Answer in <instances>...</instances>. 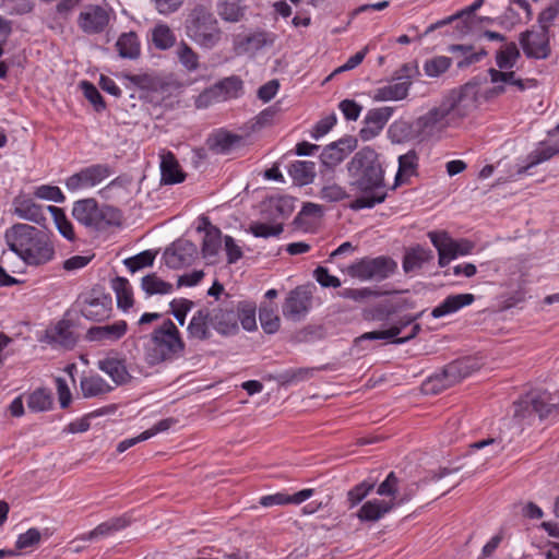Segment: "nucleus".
<instances>
[{
	"label": "nucleus",
	"instance_id": "obj_45",
	"mask_svg": "<svg viewBox=\"0 0 559 559\" xmlns=\"http://www.w3.org/2000/svg\"><path fill=\"white\" fill-rule=\"evenodd\" d=\"M152 41L156 48L166 50L175 45L176 36L168 25L158 24L152 32Z\"/></svg>",
	"mask_w": 559,
	"mask_h": 559
},
{
	"label": "nucleus",
	"instance_id": "obj_29",
	"mask_svg": "<svg viewBox=\"0 0 559 559\" xmlns=\"http://www.w3.org/2000/svg\"><path fill=\"white\" fill-rule=\"evenodd\" d=\"M202 219L206 227L202 243V254L205 259L215 258L222 246V233L217 227L212 226L206 217Z\"/></svg>",
	"mask_w": 559,
	"mask_h": 559
},
{
	"label": "nucleus",
	"instance_id": "obj_60",
	"mask_svg": "<svg viewBox=\"0 0 559 559\" xmlns=\"http://www.w3.org/2000/svg\"><path fill=\"white\" fill-rule=\"evenodd\" d=\"M250 231L255 237L269 238L271 236H280L283 231V226L281 224L277 225H267L264 223H253L250 225Z\"/></svg>",
	"mask_w": 559,
	"mask_h": 559
},
{
	"label": "nucleus",
	"instance_id": "obj_15",
	"mask_svg": "<svg viewBox=\"0 0 559 559\" xmlns=\"http://www.w3.org/2000/svg\"><path fill=\"white\" fill-rule=\"evenodd\" d=\"M198 252L197 246L186 239L174 242L164 252L165 263L170 269H180L190 265Z\"/></svg>",
	"mask_w": 559,
	"mask_h": 559
},
{
	"label": "nucleus",
	"instance_id": "obj_50",
	"mask_svg": "<svg viewBox=\"0 0 559 559\" xmlns=\"http://www.w3.org/2000/svg\"><path fill=\"white\" fill-rule=\"evenodd\" d=\"M393 114L392 107H380L370 109L365 117V124H372L376 129L382 130Z\"/></svg>",
	"mask_w": 559,
	"mask_h": 559
},
{
	"label": "nucleus",
	"instance_id": "obj_33",
	"mask_svg": "<svg viewBox=\"0 0 559 559\" xmlns=\"http://www.w3.org/2000/svg\"><path fill=\"white\" fill-rule=\"evenodd\" d=\"M288 173L294 182L305 186L313 181L316 177V164L308 160H296L290 164Z\"/></svg>",
	"mask_w": 559,
	"mask_h": 559
},
{
	"label": "nucleus",
	"instance_id": "obj_59",
	"mask_svg": "<svg viewBox=\"0 0 559 559\" xmlns=\"http://www.w3.org/2000/svg\"><path fill=\"white\" fill-rule=\"evenodd\" d=\"M193 306V301L185 298L174 299L170 302V307L173 309L171 312L180 325L185 324L186 316L192 309Z\"/></svg>",
	"mask_w": 559,
	"mask_h": 559
},
{
	"label": "nucleus",
	"instance_id": "obj_14",
	"mask_svg": "<svg viewBox=\"0 0 559 559\" xmlns=\"http://www.w3.org/2000/svg\"><path fill=\"white\" fill-rule=\"evenodd\" d=\"M357 147V139L354 136H345L326 145L320 154L323 166L333 169L345 157Z\"/></svg>",
	"mask_w": 559,
	"mask_h": 559
},
{
	"label": "nucleus",
	"instance_id": "obj_20",
	"mask_svg": "<svg viewBox=\"0 0 559 559\" xmlns=\"http://www.w3.org/2000/svg\"><path fill=\"white\" fill-rule=\"evenodd\" d=\"M97 367L108 374L116 385H122L131 379L126 359L119 357L117 353H108L105 358L98 360Z\"/></svg>",
	"mask_w": 559,
	"mask_h": 559
},
{
	"label": "nucleus",
	"instance_id": "obj_27",
	"mask_svg": "<svg viewBox=\"0 0 559 559\" xmlns=\"http://www.w3.org/2000/svg\"><path fill=\"white\" fill-rule=\"evenodd\" d=\"M433 258V252L430 249H425L420 246L411 248L405 252L403 259V269L405 273L417 271L425 264L432 261Z\"/></svg>",
	"mask_w": 559,
	"mask_h": 559
},
{
	"label": "nucleus",
	"instance_id": "obj_51",
	"mask_svg": "<svg viewBox=\"0 0 559 559\" xmlns=\"http://www.w3.org/2000/svg\"><path fill=\"white\" fill-rule=\"evenodd\" d=\"M154 259L155 254L152 251L146 250L134 257L126 259L123 263L131 273H135L143 267L152 266Z\"/></svg>",
	"mask_w": 559,
	"mask_h": 559
},
{
	"label": "nucleus",
	"instance_id": "obj_63",
	"mask_svg": "<svg viewBox=\"0 0 559 559\" xmlns=\"http://www.w3.org/2000/svg\"><path fill=\"white\" fill-rule=\"evenodd\" d=\"M399 479L396 475L391 472L386 478L379 485L377 493L380 496L391 497L393 501L396 499Z\"/></svg>",
	"mask_w": 559,
	"mask_h": 559
},
{
	"label": "nucleus",
	"instance_id": "obj_42",
	"mask_svg": "<svg viewBox=\"0 0 559 559\" xmlns=\"http://www.w3.org/2000/svg\"><path fill=\"white\" fill-rule=\"evenodd\" d=\"M112 390L102 377L91 376L81 380V391L84 397L98 396Z\"/></svg>",
	"mask_w": 559,
	"mask_h": 559
},
{
	"label": "nucleus",
	"instance_id": "obj_11",
	"mask_svg": "<svg viewBox=\"0 0 559 559\" xmlns=\"http://www.w3.org/2000/svg\"><path fill=\"white\" fill-rule=\"evenodd\" d=\"M549 39L550 33L538 27L520 34V45L527 58L547 59L551 52Z\"/></svg>",
	"mask_w": 559,
	"mask_h": 559
},
{
	"label": "nucleus",
	"instance_id": "obj_24",
	"mask_svg": "<svg viewBox=\"0 0 559 559\" xmlns=\"http://www.w3.org/2000/svg\"><path fill=\"white\" fill-rule=\"evenodd\" d=\"M127 328V322L123 320L116 321L111 324L93 326L87 331V338L90 341L115 342L126 334Z\"/></svg>",
	"mask_w": 559,
	"mask_h": 559
},
{
	"label": "nucleus",
	"instance_id": "obj_4",
	"mask_svg": "<svg viewBox=\"0 0 559 559\" xmlns=\"http://www.w3.org/2000/svg\"><path fill=\"white\" fill-rule=\"evenodd\" d=\"M186 344L176 324L166 319L155 328L144 344V357L150 366L174 361L185 354Z\"/></svg>",
	"mask_w": 559,
	"mask_h": 559
},
{
	"label": "nucleus",
	"instance_id": "obj_55",
	"mask_svg": "<svg viewBox=\"0 0 559 559\" xmlns=\"http://www.w3.org/2000/svg\"><path fill=\"white\" fill-rule=\"evenodd\" d=\"M374 484L362 481L356 485L347 492V501L349 503V508H354L359 504L368 493L373 489Z\"/></svg>",
	"mask_w": 559,
	"mask_h": 559
},
{
	"label": "nucleus",
	"instance_id": "obj_64",
	"mask_svg": "<svg viewBox=\"0 0 559 559\" xmlns=\"http://www.w3.org/2000/svg\"><path fill=\"white\" fill-rule=\"evenodd\" d=\"M35 195L39 199L50 200L55 202H63L64 195L56 186H40L35 190Z\"/></svg>",
	"mask_w": 559,
	"mask_h": 559
},
{
	"label": "nucleus",
	"instance_id": "obj_2",
	"mask_svg": "<svg viewBox=\"0 0 559 559\" xmlns=\"http://www.w3.org/2000/svg\"><path fill=\"white\" fill-rule=\"evenodd\" d=\"M479 84L468 82L460 91H452L439 106L416 120V128L424 136H432L455 124L477 106Z\"/></svg>",
	"mask_w": 559,
	"mask_h": 559
},
{
	"label": "nucleus",
	"instance_id": "obj_25",
	"mask_svg": "<svg viewBox=\"0 0 559 559\" xmlns=\"http://www.w3.org/2000/svg\"><path fill=\"white\" fill-rule=\"evenodd\" d=\"M394 506L395 503L393 501L369 500L358 510L357 518L361 522H377L389 513Z\"/></svg>",
	"mask_w": 559,
	"mask_h": 559
},
{
	"label": "nucleus",
	"instance_id": "obj_62",
	"mask_svg": "<svg viewBox=\"0 0 559 559\" xmlns=\"http://www.w3.org/2000/svg\"><path fill=\"white\" fill-rule=\"evenodd\" d=\"M41 534L37 528H29L21 534L15 543L16 549H26L39 544Z\"/></svg>",
	"mask_w": 559,
	"mask_h": 559
},
{
	"label": "nucleus",
	"instance_id": "obj_32",
	"mask_svg": "<svg viewBox=\"0 0 559 559\" xmlns=\"http://www.w3.org/2000/svg\"><path fill=\"white\" fill-rule=\"evenodd\" d=\"M129 525V520L121 516L100 523L93 531L80 537L81 540H93L98 537L109 536Z\"/></svg>",
	"mask_w": 559,
	"mask_h": 559
},
{
	"label": "nucleus",
	"instance_id": "obj_54",
	"mask_svg": "<svg viewBox=\"0 0 559 559\" xmlns=\"http://www.w3.org/2000/svg\"><path fill=\"white\" fill-rule=\"evenodd\" d=\"M451 66V58L440 56L427 60L425 63V72L428 76H439L444 73Z\"/></svg>",
	"mask_w": 559,
	"mask_h": 559
},
{
	"label": "nucleus",
	"instance_id": "obj_10",
	"mask_svg": "<svg viewBox=\"0 0 559 559\" xmlns=\"http://www.w3.org/2000/svg\"><path fill=\"white\" fill-rule=\"evenodd\" d=\"M110 22V10L99 4H87L78 16V26L87 35L103 33Z\"/></svg>",
	"mask_w": 559,
	"mask_h": 559
},
{
	"label": "nucleus",
	"instance_id": "obj_1",
	"mask_svg": "<svg viewBox=\"0 0 559 559\" xmlns=\"http://www.w3.org/2000/svg\"><path fill=\"white\" fill-rule=\"evenodd\" d=\"M348 186L358 197L350 203L354 211L371 209L388 197L384 167L381 156L370 146L354 154L346 165Z\"/></svg>",
	"mask_w": 559,
	"mask_h": 559
},
{
	"label": "nucleus",
	"instance_id": "obj_21",
	"mask_svg": "<svg viewBox=\"0 0 559 559\" xmlns=\"http://www.w3.org/2000/svg\"><path fill=\"white\" fill-rule=\"evenodd\" d=\"M13 214L17 217L36 224L46 221L43 206L37 204L33 199L25 195H17L13 199Z\"/></svg>",
	"mask_w": 559,
	"mask_h": 559
},
{
	"label": "nucleus",
	"instance_id": "obj_34",
	"mask_svg": "<svg viewBox=\"0 0 559 559\" xmlns=\"http://www.w3.org/2000/svg\"><path fill=\"white\" fill-rule=\"evenodd\" d=\"M110 304V299L94 298L85 302L81 312L88 320L102 321L109 317Z\"/></svg>",
	"mask_w": 559,
	"mask_h": 559
},
{
	"label": "nucleus",
	"instance_id": "obj_16",
	"mask_svg": "<svg viewBox=\"0 0 559 559\" xmlns=\"http://www.w3.org/2000/svg\"><path fill=\"white\" fill-rule=\"evenodd\" d=\"M471 367L467 361L456 360L449 364L441 373L432 377L428 384H432L433 391H440L451 386L471 373Z\"/></svg>",
	"mask_w": 559,
	"mask_h": 559
},
{
	"label": "nucleus",
	"instance_id": "obj_49",
	"mask_svg": "<svg viewBox=\"0 0 559 559\" xmlns=\"http://www.w3.org/2000/svg\"><path fill=\"white\" fill-rule=\"evenodd\" d=\"M52 397L45 389L35 390L27 400V406L33 412H44L51 407Z\"/></svg>",
	"mask_w": 559,
	"mask_h": 559
},
{
	"label": "nucleus",
	"instance_id": "obj_53",
	"mask_svg": "<svg viewBox=\"0 0 559 559\" xmlns=\"http://www.w3.org/2000/svg\"><path fill=\"white\" fill-rule=\"evenodd\" d=\"M418 166V156L415 151H408L399 157V169L395 180L399 181L403 175H412Z\"/></svg>",
	"mask_w": 559,
	"mask_h": 559
},
{
	"label": "nucleus",
	"instance_id": "obj_8",
	"mask_svg": "<svg viewBox=\"0 0 559 559\" xmlns=\"http://www.w3.org/2000/svg\"><path fill=\"white\" fill-rule=\"evenodd\" d=\"M396 266L395 261L390 258H365L349 265L347 272L350 276L362 281H382L393 274Z\"/></svg>",
	"mask_w": 559,
	"mask_h": 559
},
{
	"label": "nucleus",
	"instance_id": "obj_44",
	"mask_svg": "<svg viewBox=\"0 0 559 559\" xmlns=\"http://www.w3.org/2000/svg\"><path fill=\"white\" fill-rule=\"evenodd\" d=\"M176 55L187 71L193 72L199 69V55L186 41L182 40L178 44Z\"/></svg>",
	"mask_w": 559,
	"mask_h": 559
},
{
	"label": "nucleus",
	"instance_id": "obj_36",
	"mask_svg": "<svg viewBox=\"0 0 559 559\" xmlns=\"http://www.w3.org/2000/svg\"><path fill=\"white\" fill-rule=\"evenodd\" d=\"M241 140L240 135L221 131L210 139L209 145L217 154H227L238 146Z\"/></svg>",
	"mask_w": 559,
	"mask_h": 559
},
{
	"label": "nucleus",
	"instance_id": "obj_26",
	"mask_svg": "<svg viewBox=\"0 0 559 559\" xmlns=\"http://www.w3.org/2000/svg\"><path fill=\"white\" fill-rule=\"evenodd\" d=\"M475 300L473 294H456L448 296L439 306L433 308L431 316L433 318H441L450 313L459 311L465 306H469Z\"/></svg>",
	"mask_w": 559,
	"mask_h": 559
},
{
	"label": "nucleus",
	"instance_id": "obj_40",
	"mask_svg": "<svg viewBox=\"0 0 559 559\" xmlns=\"http://www.w3.org/2000/svg\"><path fill=\"white\" fill-rule=\"evenodd\" d=\"M277 307L274 304H262L259 310V319L265 333L273 334L280 329V318L276 314Z\"/></svg>",
	"mask_w": 559,
	"mask_h": 559
},
{
	"label": "nucleus",
	"instance_id": "obj_37",
	"mask_svg": "<svg viewBox=\"0 0 559 559\" xmlns=\"http://www.w3.org/2000/svg\"><path fill=\"white\" fill-rule=\"evenodd\" d=\"M119 308L127 310L133 306V292L129 281L124 277L117 276L111 281Z\"/></svg>",
	"mask_w": 559,
	"mask_h": 559
},
{
	"label": "nucleus",
	"instance_id": "obj_56",
	"mask_svg": "<svg viewBox=\"0 0 559 559\" xmlns=\"http://www.w3.org/2000/svg\"><path fill=\"white\" fill-rule=\"evenodd\" d=\"M81 88L83 91L84 96L90 100V103L94 106L96 111H102L106 108V104L104 102L103 96L96 88V86L87 81L81 82Z\"/></svg>",
	"mask_w": 559,
	"mask_h": 559
},
{
	"label": "nucleus",
	"instance_id": "obj_28",
	"mask_svg": "<svg viewBox=\"0 0 559 559\" xmlns=\"http://www.w3.org/2000/svg\"><path fill=\"white\" fill-rule=\"evenodd\" d=\"M162 181L166 185L179 183L185 180V174L173 153L167 152L162 155L160 162Z\"/></svg>",
	"mask_w": 559,
	"mask_h": 559
},
{
	"label": "nucleus",
	"instance_id": "obj_41",
	"mask_svg": "<svg viewBox=\"0 0 559 559\" xmlns=\"http://www.w3.org/2000/svg\"><path fill=\"white\" fill-rule=\"evenodd\" d=\"M49 336L52 342L64 348H72L76 343V336L71 330L70 322L64 320L56 324Z\"/></svg>",
	"mask_w": 559,
	"mask_h": 559
},
{
	"label": "nucleus",
	"instance_id": "obj_6",
	"mask_svg": "<svg viewBox=\"0 0 559 559\" xmlns=\"http://www.w3.org/2000/svg\"><path fill=\"white\" fill-rule=\"evenodd\" d=\"M514 417L520 420H531L534 417L556 419L559 417L558 399L546 391H532L513 403Z\"/></svg>",
	"mask_w": 559,
	"mask_h": 559
},
{
	"label": "nucleus",
	"instance_id": "obj_3",
	"mask_svg": "<svg viewBox=\"0 0 559 559\" xmlns=\"http://www.w3.org/2000/svg\"><path fill=\"white\" fill-rule=\"evenodd\" d=\"M4 240L11 251L28 265H41L55 255L49 236L28 224L16 223L4 233Z\"/></svg>",
	"mask_w": 559,
	"mask_h": 559
},
{
	"label": "nucleus",
	"instance_id": "obj_9",
	"mask_svg": "<svg viewBox=\"0 0 559 559\" xmlns=\"http://www.w3.org/2000/svg\"><path fill=\"white\" fill-rule=\"evenodd\" d=\"M73 217L81 224L99 228L103 222L111 224L116 211L110 206L99 207L95 199H83L74 203L72 209Z\"/></svg>",
	"mask_w": 559,
	"mask_h": 559
},
{
	"label": "nucleus",
	"instance_id": "obj_38",
	"mask_svg": "<svg viewBox=\"0 0 559 559\" xmlns=\"http://www.w3.org/2000/svg\"><path fill=\"white\" fill-rule=\"evenodd\" d=\"M218 100L223 102L229 98L238 97L242 88V81L238 76L225 78L212 86Z\"/></svg>",
	"mask_w": 559,
	"mask_h": 559
},
{
	"label": "nucleus",
	"instance_id": "obj_61",
	"mask_svg": "<svg viewBox=\"0 0 559 559\" xmlns=\"http://www.w3.org/2000/svg\"><path fill=\"white\" fill-rule=\"evenodd\" d=\"M484 3V0H476L472 5L466 8L465 10L459 12L460 15V24L457 25V28H460V32L462 34L467 33L472 27V19L473 14L476 10H478Z\"/></svg>",
	"mask_w": 559,
	"mask_h": 559
},
{
	"label": "nucleus",
	"instance_id": "obj_19",
	"mask_svg": "<svg viewBox=\"0 0 559 559\" xmlns=\"http://www.w3.org/2000/svg\"><path fill=\"white\" fill-rule=\"evenodd\" d=\"M238 317L233 304L225 305L211 310V325L222 335H233L238 331Z\"/></svg>",
	"mask_w": 559,
	"mask_h": 559
},
{
	"label": "nucleus",
	"instance_id": "obj_22",
	"mask_svg": "<svg viewBox=\"0 0 559 559\" xmlns=\"http://www.w3.org/2000/svg\"><path fill=\"white\" fill-rule=\"evenodd\" d=\"M211 310L209 308L199 309L191 318L187 332L188 337L199 341L209 340L212 335L211 330Z\"/></svg>",
	"mask_w": 559,
	"mask_h": 559
},
{
	"label": "nucleus",
	"instance_id": "obj_31",
	"mask_svg": "<svg viewBox=\"0 0 559 559\" xmlns=\"http://www.w3.org/2000/svg\"><path fill=\"white\" fill-rule=\"evenodd\" d=\"M411 86V81H403L383 87H379L374 91L373 99L377 102L385 100H401L404 99Z\"/></svg>",
	"mask_w": 559,
	"mask_h": 559
},
{
	"label": "nucleus",
	"instance_id": "obj_23",
	"mask_svg": "<svg viewBox=\"0 0 559 559\" xmlns=\"http://www.w3.org/2000/svg\"><path fill=\"white\" fill-rule=\"evenodd\" d=\"M424 311L415 314V316H408L404 319L400 320L396 324L392 325L390 329L384 331H371L364 333L359 337L355 340L356 344H360L364 341H379V340H394L396 336L401 334L403 329L407 326L408 324L415 322L417 319H419L423 316Z\"/></svg>",
	"mask_w": 559,
	"mask_h": 559
},
{
	"label": "nucleus",
	"instance_id": "obj_18",
	"mask_svg": "<svg viewBox=\"0 0 559 559\" xmlns=\"http://www.w3.org/2000/svg\"><path fill=\"white\" fill-rule=\"evenodd\" d=\"M559 153V124L549 132V143L544 144L542 147L533 151L528 156V163L525 166H520L516 169V175L525 174L530 168L550 159Z\"/></svg>",
	"mask_w": 559,
	"mask_h": 559
},
{
	"label": "nucleus",
	"instance_id": "obj_13",
	"mask_svg": "<svg viewBox=\"0 0 559 559\" xmlns=\"http://www.w3.org/2000/svg\"><path fill=\"white\" fill-rule=\"evenodd\" d=\"M110 174L111 170L107 165H92L69 177L66 181V186L71 191L94 187Z\"/></svg>",
	"mask_w": 559,
	"mask_h": 559
},
{
	"label": "nucleus",
	"instance_id": "obj_12",
	"mask_svg": "<svg viewBox=\"0 0 559 559\" xmlns=\"http://www.w3.org/2000/svg\"><path fill=\"white\" fill-rule=\"evenodd\" d=\"M312 292L308 286H297L289 292L283 305V314L293 321H300L311 307Z\"/></svg>",
	"mask_w": 559,
	"mask_h": 559
},
{
	"label": "nucleus",
	"instance_id": "obj_57",
	"mask_svg": "<svg viewBox=\"0 0 559 559\" xmlns=\"http://www.w3.org/2000/svg\"><path fill=\"white\" fill-rule=\"evenodd\" d=\"M320 195L321 199L326 202H338L349 198V194L346 192V190L336 183L324 186L321 189Z\"/></svg>",
	"mask_w": 559,
	"mask_h": 559
},
{
	"label": "nucleus",
	"instance_id": "obj_47",
	"mask_svg": "<svg viewBox=\"0 0 559 559\" xmlns=\"http://www.w3.org/2000/svg\"><path fill=\"white\" fill-rule=\"evenodd\" d=\"M48 211L51 213L56 227L59 233L68 240H74L75 234L72 223L67 218L62 209L49 205Z\"/></svg>",
	"mask_w": 559,
	"mask_h": 559
},
{
	"label": "nucleus",
	"instance_id": "obj_46",
	"mask_svg": "<svg viewBox=\"0 0 559 559\" xmlns=\"http://www.w3.org/2000/svg\"><path fill=\"white\" fill-rule=\"evenodd\" d=\"M255 310V304L250 301L239 302L236 307V312L239 316L238 321H240L242 328L247 331L257 329Z\"/></svg>",
	"mask_w": 559,
	"mask_h": 559
},
{
	"label": "nucleus",
	"instance_id": "obj_5",
	"mask_svg": "<svg viewBox=\"0 0 559 559\" xmlns=\"http://www.w3.org/2000/svg\"><path fill=\"white\" fill-rule=\"evenodd\" d=\"M185 29L190 39L205 49L214 48L222 38L218 21L209 4L197 3L190 9Z\"/></svg>",
	"mask_w": 559,
	"mask_h": 559
},
{
	"label": "nucleus",
	"instance_id": "obj_35",
	"mask_svg": "<svg viewBox=\"0 0 559 559\" xmlns=\"http://www.w3.org/2000/svg\"><path fill=\"white\" fill-rule=\"evenodd\" d=\"M116 48L121 58L136 59L140 56L138 35L134 32L121 34L116 43Z\"/></svg>",
	"mask_w": 559,
	"mask_h": 559
},
{
	"label": "nucleus",
	"instance_id": "obj_7",
	"mask_svg": "<svg viewBox=\"0 0 559 559\" xmlns=\"http://www.w3.org/2000/svg\"><path fill=\"white\" fill-rule=\"evenodd\" d=\"M428 237L438 251L439 266H447L459 255H466L474 249V243L467 239L455 240L447 231H429Z\"/></svg>",
	"mask_w": 559,
	"mask_h": 559
},
{
	"label": "nucleus",
	"instance_id": "obj_48",
	"mask_svg": "<svg viewBox=\"0 0 559 559\" xmlns=\"http://www.w3.org/2000/svg\"><path fill=\"white\" fill-rule=\"evenodd\" d=\"M450 51H460L462 53L463 58L459 60L456 64L459 69H465L476 62H479L485 56H487V51L485 49L473 52L472 47L465 45H453L450 47Z\"/></svg>",
	"mask_w": 559,
	"mask_h": 559
},
{
	"label": "nucleus",
	"instance_id": "obj_52",
	"mask_svg": "<svg viewBox=\"0 0 559 559\" xmlns=\"http://www.w3.org/2000/svg\"><path fill=\"white\" fill-rule=\"evenodd\" d=\"M559 14V0H555L551 2L546 9H544L537 19L538 28L550 33V27L552 26L554 21Z\"/></svg>",
	"mask_w": 559,
	"mask_h": 559
},
{
	"label": "nucleus",
	"instance_id": "obj_58",
	"mask_svg": "<svg viewBox=\"0 0 559 559\" xmlns=\"http://www.w3.org/2000/svg\"><path fill=\"white\" fill-rule=\"evenodd\" d=\"M396 312V307L390 300L379 302L373 309L367 312V318L382 321Z\"/></svg>",
	"mask_w": 559,
	"mask_h": 559
},
{
	"label": "nucleus",
	"instance_id": "obj_30",
	"mask_svg": "<svg viewBox=\"0 0 559 559\" xmlns=\"http://www.w3.org/2000/svg\"><path fill=\"white\" fill-rule=\"evenodd\" d=\"M245 7L241 0H216V12L223 21L229 23L239 22L245 15Z\"/></svg>",
	"mask_w": 559,
	"mask_h": 559
},
{
	"label": "nucleus",
	"instance_id": "obj_17",
	"mask_svg": "<svg viewBox=\"0 0 559 559\" xmlns=\"http://www.w3.org/2000/svg\"><path fill=\"white\" fill-rule=\"evenodd\" d=\"M274 40V34L258 31L248 35H238L235 38L234 47L238 55L254 53L264 47L272 46Z\"/></svg>",
	"mask_w": 559,
	"mask_h": 559
},
{
	"label": "nucleus",
	"instance_id": "obj_43",
	"mask_svg": "<svg viewBox=\"0 0 559 559\" xmlns=\"http://www.w3.org/2000/svg\"><path fill=\"white\" fill-rule=\"evenodd\" d=\"M141 287L147 296L166 295L173 290V285L159 278L155 273L145 275L141 281Z\"/></svg>",
	"mask_w": 559,
	"mask_h": 559
},
{
	"label": "nucleus",
	"instance_id": "obj_39",
	"mask_svg": "<svg viewBox=\"0 0 559 559\" xmlns=\"http://www.w3.org/2000/svg\"><path fill=\"white\" fill-rule=\"evenodd\" d=\"M521 53L515 43L504 44L496 53V63L500 71L512 69Z\"/></svg>",
	"mask_w": 559,
	"mask_h": 559
}]
</instances>
